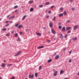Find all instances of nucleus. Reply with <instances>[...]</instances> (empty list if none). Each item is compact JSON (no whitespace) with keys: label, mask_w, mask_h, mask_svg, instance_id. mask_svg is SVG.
<instances>
[{"label":"nucleus","mask_w":79,"mask_h":79,"mask_svg":"<svg viewBox=\"0 0 79 79\" xmlns=\"http://www.w3.org/2000/svg\"><path fill=\"white\" fill-rule=\"evenodd\" d=\"M20 35H23V32H20Z\"/></svg>","instance_id":"ea45409f"},{"label":"nucleus","mask_w":79,"mask_h":79,"mask_svg":"<svg viewBox=\"0 0 79 79\" xmlns=\"http://www.w3.org/2000/svg\"><path fill=\"white\" fill-rule=\"evenodd\" d=\"M60 38H61V39H63V34L61 33H60Z\"/></svg>","instance_id":"9b49d317"},{"label":"nucleus","mask_w":79,"mask_h":79,"mask_svg":"<svg viewBox=\"0 0 79 79\" xmlns=\"http://www.w3.org/2000/svg\"><path fill=\"white\" fill-rule=\"evenodd\" d=\"M12 66V64H8L7 65V66H8V67H10V66Z\"/></svg>","instance_id":"412c9836"},{"label":"nucleus","mask_w":79,"mask_h":79,"mask_svg":"<svg viewBox=\"0 0 79 79\" xmlns=\"http://www.w3.org/2000/svg\"><path fill=\"white\" fill-rule=\"evenodd\" d=\"M64 73V71H63L62 70H60V74H63Z\"/></svg>","instance_id":"423d86ee"},{"label":"nucleus","mask_w":79,"mask_h":79,"mask_svg":"<svg viewBox=\"0 0 79 79\" xmlns=\"http://www.w3.org/2000/svg\"><path fill=\"white\" fill-rule=\"evenodd\" d=\"M77 74L78 76H79V72H78Z\"/></svg>","instance_id":"680f3d73"},{"label":"nucleus","mask_w":79,"mask_h":79,"mask_svg":"<svg viewBox=\"0 0 79 79\" xmlns=\"http://www.w3.org/2000/svg\"><path fill=\"white\" fill-rule=\"evenodd\" d=\"M19 24V23H17L15 25V27H17L18 26V25Z\"/></svg>","instance_id":"f704fd0d"},{"label":"nucleus","mask_w":79,"mask_h":79,"mask_svg":"<svg viewBox=\"0 0 79 79\" xmlns=\"http://www.w3.org/2000/svg\"><path fill=\"white\" fill-rule=\"evenodd\" d=\"M10 15H9L7 16V18H9V17H10Z\"/></svg>","instance_id":"4d7b16f0"},{"label":"nucleus","mask_w":79,"mask_h":79,"mask_svg":"<svg viewBox=\"0 0 79 79\" xmlns=\"http://www.w3.org/2000/svg\"><path fill=\"white\" fill-rule=\"evenodd\" d=\"M70 21V20H67V23H69V22Z\"/></svg>","instance_id":"3c124183"},{"label":"nucleus","mask_w":79,"mask_h":79,"mask_svg":"<svg viewBox=\"0 0 79 79\" xmlns=\"http://www.w3.org/2000/svg\"><path fill=\"white\" fill-rule=\"evenodd\" d=\"M79 27V25H75V26L73 27V29L74 30H76L77 28H78V27Z\"/></svg>","instance_id":"f03ea898"},{"label":"nucleus","mask_w":79,"mask_h":79,"mask_svg":"<svg viewBox=\"0 0 79 79\" xmlns=\"http://www.w3.org/2000/svg\"><path fill=\"white\" fill-rule=\"evenodd\" d=\"M2 31H5L6 30V28H4L2 29Z\"/></svg>","instance_id":"2f4dec72"},{"label":"nucleus","mask_w":79,"mask_h":79,"mask_svg":"<svg viewBox=\"0 0 79 79\" xmlns=\"http://www.w3.org/2000/svg\"><path fill=\"white\" fill-rule=\"evenodd\" d=\"M43 6H43V5H42V4H41L39 6L40 8H43Z\"/></svg>","instance_id":"5701e85b"},{"label":"nucleus","mask_w":79,"mask_h":79,"mask_svg":"<svg viewBox=\"0 0 79 79\" xmlns=\"http://www.w3.org/2000/svg\"><path fill=\"white\" fill-rule=\"evenodd\" d=\"M18 27L19 29H22L23 28V25H20L18 26Z\"/></svg>","instance_id":"0eeeda50"},{"label":"nucleus","mask_w":79,"mask_h":79,"mask_svg":"<svg viewBox=\"0 0 79 79\" xmlns=\"http://www.w3.org/2000/svg\"><path fill=\"white\" fill-rule=\"evenodd\" d=\"M16 11H17V10H15V13H16Z\"/></svg>","instance_id":"13d9d810"},{"label":"nucleus","mask_w":79,"mask_h":79,"mask_svg":"<svg viewBox=\"0 0 79 79\" xmlns=\"http://www.w3.org/2000/svg\"><path fill=\"white\" fill-rule=\"evenodd\" d=\"M63 14H64V15H66V11H64V12H63Z\"/></svg>","instance_id":"b1692460"},{"label":"nucleus","mask_w":79,"mask_h":79,"mask_svg":"<svg viewBox=\"0 0 79 79\" xmlns=\"http://www.w3.org/2000/svg\"><path fill=\"white\" fill-rule=\"evenodd\" d=\"M29 78H31V79H33V77H34V74H33L32 75H29Z\"/></svg>","instance_id":"39448f33"},{"label":"nucleus","mask_w":79,"mask_h":79,"mask_svg":"<svg viewBox=\"0 0 79 79\" xmlns=\"http://www.w3.org/2000/svg\"><path fill=\"white\" fill-rule=\"evenodd\" d=\"M63 9V8H62V7L60 8V10H62Z\"/></svg>","instance_id":"c03bdc74"},{"label":"nucleus","mask_w":79,"mask_h":79,"mask_svg":"<svg viewBox=\"0 0 79 79\" xmlns=\"http://www.w3.org/2000/svg\"><path fill=\"white\" fill-rule=\"evenodd\" d=\"M58 27H59V29H61V28L62 27H61V26H59Z\"/></svg>","instance_id":"c9c22d12"},{"label":"nucleus","mask_w":79,"mask_h":79,"mask_svg":"<svg viewBox=\"0 0 79 79\" xmlns=\"http://www.w3.org/2000/svg\"><path fill=\"white\" fill-rule=\"evenodd\" d=\"M15 16H11V17L12 18H15Z\"/></svg>","instance_id":"a18cd8bd"},{"label":"nucleus","mask_w":79,"mask_h":79,"mask_svg":"<svg viewBox=\"0 0 79 79\" xmlns=\"http://www.w3.org/2000/svg\"><path fill=\"white\" fill-rule=\"evenodd\" d=\"M20 38H19L18 39V40H17V41H20Z\"/></svg>","instance_id":"58836bf2"},{"label":"nucleus","mask_w":79,"mask_h":79,"mask_svg":"<svg viewBox=\"0 0 79 79\" xmlns=\"http://www.w3.org/2000/svg\"><path fill=\"white\" fill-rule=\"evenodd\" d=\"M58 58H59V55H57L55 57V59L57 60Z\"/></svg>","instance_id":"2eb2a0df"},{"label":"nucleus","mask_w":79,"mask_h":79,"mask_svg":"<svg viewBox=\"0 0 79 79\" xmlns=\"http://www.w3.org/2000/svg\"><path fill=\"white\" fill-rule=\"evenodd\" d=\"M4 62H6V60H4Z\"/></svg>","instance_id":"bf43d9fd"},{"label":"nucleus","mask_w":79,"mask_h":79,"mask_svg":"<svg viewBox=\"0 0 79 79\" xmlns=\"http://www.w3.org/2000/svg\"><path fill=\"white\" fill-rule=\"evenodd\" d=\"M71 32V31H67V33L68 34H69Z\"/></svg>","instance_id":"72a5a7b5"},{"label":"nucleus","mask_w":79,"mask_h":79,"mask_svg":"<svg viewBox=\"0 0 79 79\" xmlns=\"http://www.w3.org/2000/svg\"><path fill=\"white\" fill-rule=\"evenodd\" d=\"M72 52L71 51H70L69 52V53H71Z\"/></svg>","instance_id":"5fc2aeb1"},{"label":"nucleus","mask_w":79,"mask_h":79,"mask_svg":"<svg viewBox=\"0 0 79 79\" xmlns=\"http://www.w3.org/2000/svg\"><path fill=\"white\" fill-rule=\"evenodd\" d=\"M1 66H2V68H5V64L4 63H2Z\"/></svg>","instance_id":"6e6552de"},{"label":"nucleus","mask_w":79,"mask_h":79,"mask_svg":"<svg viewBox=\"0 0 79 79\" xmlns=\"http://www.w3.org/2000/svg\"><path fill=\"white\" fill-rule=\"evenodd\" d=\"M44 46H41L38 47V49H39V48H44Z\"/></svg>","instance_id":"dca6fc26"},{"label":"nucleus","mask_w":79,"mask_h":79,"mask_svg":"<svg viewBox=\"0 0 79 79\" xmlns=\"http://www.w3.org/2000/svg\"><path fill=\"white\" fill-rule=\"evenodd\" d=\"M12 18H11V17H10L9 18V19H12Z\"/></svg>","instance_id":"6e6d98bb"},{"label":"nucleus","mask_w":79,"mask_h":79,"mask_svg":"<svg viewBox=\"0 0 79 79\" xmlns=\"http://www.w3.org/2000/svg\"><path fill=\"white\" fill-rule=\"evenodd\" d=\"M15 37H17V36H18V33H16L15 35Z\"/></svg>","instance_id":"bb28decb"},{"label":"nucleus","mask_w":79,"mask_h":79,"mask_svg":"<svg viewBox=\"0 0 79 79\" xmlns=\"http://www.w3.org/2000/svg\"><path fill=\"white\" fill-rule=\"evenodd\" d=\"M45 27H44L43 28V29H45Z\"/></svg>","instance_id":"0e129e2a"},{"label":"nucleus","mask_w":79,"mask_h":79,"mask_svg":"<svg viewBox=\"0 0 79 79\" xmlns=\"http://www.w3.org/2000/svg\"><path fill=\"white\" fill-rule=\"evenodd\" d=\"M55 6H51L50 7L51 9H53V7Z\"/></svg>","instance_id":"c756f323"},{"label":"nucleus","mask_w":79,"mask_h":79,"mask_svg":"<svg viewBox=\"0 0 79 79\" xmlns=\"http://www.w3.org/2000/svg\"><path fill=\"white\" fill-rule=\"evenodd\" d=\"M52 13V11H51V10H49L48 11V13L49 14H50V13Z\"/></svg>","instance_id":"a19ab883"},{"label":"nucleus","mask_w":79,"mask_h":79,"mask_svg":"<svg viewBox=\"0 0 79 79\" xmlns=\"http://www.w3.org/2000/svg\"><path fill=\"white\" fill-rule=\"evenodd\" d=\"M49 3H50V2H46L45 3V5H49Z\"/></svg>","instance_id":"4be33fe9"},{"label":"nucleus","mask_w":79,"mask_h":79,"mask_svg":"<svg viewBox=\"0 0 79 79\" xmlns=\"http://www.w3.org/2000/svg\"><path fill=\"white\" fill-rule=\"evenodd\" d=\"M69 63H71V61H72V60L71 59L69 60Z\"/></svg>","instance_id":"473e14b6"},{"label":"nucleus","mask_w":79,"mask_h":79,"mask_svg":"<svg viewBox=\"0 0 79 79\" xmlns=\"http://www.w3.org/2000/svg\"><path fill=\"white\" fill-rule=\"evenodd\" d=\"M21 53V52L20 51H18L17 54H15V56H17L18 55H19Z\"/></svg>","instance_id":"20e7f679"},{"label":"nucleus","mask_w":79,"mask_h":79,"mask_svg":"<svg viewBox=\"0 0 79 79\" xmlns=\"http://www.w3.org/2000/svg\"><path fill=\"white\" fill-rule=\"evenodd\" d=\"M42 69V66H40V67H39V70H40V69Z\"/></svg>","instance_id":"c85d7f7f"},{"label":"nucleus","mask_w":79,"mask_h":79,"mask_svg":"<svg viewBox=\"0 0 79 79\" xmlns=\"http://www.w3.org/2000/svg\"><path fill=\"white\" fill-rule=\"evenodd\" d=\"M56 53H55L54 55H56Z\"/></svg>","instance_id":"338daca9"},{"label":"nucleus","mask_w":79,"mask_h":79,"mask_svg":"<svg viewBox=\"0 0 79 79\" xmlns=\"http://www.w3.org/2000/svg\"><path fill=\"white\" fill-rule=\"evenodd\" d=\"M63 16V13L60 14L59 15V17H61V16Z\"/></svg>","instance_id":"a211bd4d"},{"label":"nucleus","mask_w":79,"mask_h":79,"mask_svg":"<svg viewBox=\"0 0 79 79\" xmlns=\"http://www.w3.org/2000/svg\"><path fill=\"white\" fill-rule=\"evenodd\" d=\"M62 30L63 31V32L65 31V27H64L62 28Z\"/></svg>","instance_id":"f8f14e48"},{"label":"nucleus","mask_w":79,"mask_h":79,"mask_svg":"<svg viewBox=\"0 0 79 79\" xmlns=\"http://www.w3.org/2000/svg\"><path fill=\"white\" fill-rule=\"evenodd\" d=\"M0 79H2V77H0Z\"/></svg>","instance_id":"69168bd1"},{"label":"nucleus","mask_w":79,"mask_h":79,"mask_svg":"<svg viewBox=\"0 0 79 79\" xmlns=\"http://www.w3.org/2000/svg\"><path fill=\"white\" fill-rule=\"evenodd\" d=\"M52 61V59H50L48 60V63H50V62H51V61Z\"/></svg>","instance_id":"aec40b11"},{"label":"nucleus","mask_w":79,"mask_h":79,"mask_svg":"<svg viewBox=\"0 0 79 79\" xmlns=\"http://www.w3.org/2000/svg\"><path fill=\"white\" fill-rule=\"evenodd\" d=\"M68 34H67L64 36L65 38H66V37H67L68 36Z\"/></svg>","instance_id":"4c0bfd02"},{"label":"nucleus","mask_w":79,"mask_h":79,"mask_svg":"<svg viewBox=\"0 0 79 79\" xmlns=\"http://www.w3.org/2000/svg\"><path fill=\"white\" fill-rule=\"evenodd\" d=\"M18 8V6H15L14 7V9H16V8Z\"/></svg>","instance_id":"393cba45"},{"label":"nucleus","mask_w":79,"mask_h":79,"mask_svg":"<svg viewBox=\"0 0 79 79\" xmlns=\"http://www.w3.org/2000/svg\"><path fill=\"white\" fill-rule=\"evenodd\" d=\"M73 0H69V2H70V3H71V2H73Z\"/></svg>","instance_id":"de8ad7c7"},{"label":"nucleus","mask_w":79,"mask_h":79,"mask_svg":"<svg viewBox=\"0 0 79 79\" xmlns=\"http://www.w3.org/2000/svg\"><path fill=\"white\" fill-rule=\"evenodd\" d=\"M72 10H74V7H73V8H72Z\"/></svg>","instance_id":"09e8293b"},{"label":"nucleus","mask_w":79,"mask_h":79,"mask_svg":"<svg viewBox=\"0 0 79 79\" xmlns=\"http://www.w3.org/2000/svg\"><path fill=\"white\" fill-rule=\"evenodd\" d=\"M34 10V9H33V8H31L30 9V11H32Z\"/></svg>","instance_id":"a878e982"},{"label":"nucleus","mask_w":79,"mask_h":79,"mask_svg":"<svg viewBox=\"0 0 79 79\" xmlns=\"http://www.w3.org/2000/svg\"><path fill=\"white\" fill-rule=\"evenodd\" d=\"M6 23H8V21H6Z\"/></svg>","instance_id":"864d4df0"},{"label":"nucleus","mask_w":79,"mask_h":79,"mask_svg":"<svg viewBox=\"0 0 79 79\" xmlns=\"http://www.w3.org/2000/svg\"><path fill=\"white\" fill-rule=\"evenodd\" d=\"M64 79H68L67 78H64Z\"/></svg>","instance_id":"774afa93"},{"label":"nucleus","mask_w":79,"mask_h":79,"mask_svg":"<svg viewBox=\"0 0 79 79\" xmlns=\"http://www.w3.org/2000/svg\"><path fill=\"white\" fill-rule=\"evenodd\" d=\"M15 78L14 77H12L11 78V79H15Z\"/></svg>","instance_id":"37998d69"},{"label":"nucleus","mask_w":79,"mask_h":79,"mask_svg":"<svg viewBox=\"0 0 79 79\" xmlns=\"http://www.w3.org/2000/svg\"><path fill=\"white\" fill-rule=\"evenodd\" d=\"M13 33H14V31H12L11 32V34H13Z\"/></svg>","instance_id":"052dcab7"},{"label":"nucleus","mask_w":79,"mask_h":79,"mask_svg":"<svg viewBox=\"0 0 79 79\" xmlns=\"http://www.w3.org/2000/svg\"><path fill=\"white\" fill-rule=\"evenodd\" d=\"M10 24H12V23H13V21H10Z\"/></svg>","instance_id":"8fccbe9b"},{"label":"nucleus","mask_w":79,"mask_h":79,"mask_svg":"<svg viewBox=\"0 0 79 79\" xmlns=\"http://www.w3.org/2000/svg\"><path fill=\"white\" fill-rule=\"evenodd\" d=\"M26 17H27V15H25L22 19V20H24V19H26Z\"/></svg>","instance_id":"ddd939ff"},{"label":"nucleus","mask_w":79,"mask_h":79,"mask_svg":"<svg viewBox=\"0 0 79 79\" xmlns=\"http://www.w3.org/2000/svg\"><path fill=\"white\" fill-rule=\"evenodd\" d=\"M65 50H66V48L64 49V51H65Z\"/></svg>","instance_id":"e2e57ef3"},{"label":"nucleus","mask_w":79,"mask_h":79,"mask_svg":"<svg viewBox=\"0 0 79 79\" xmlns=\"http://www.w3.org/2000/svg\"><path fill=\"white\" fill-rule=\"evenodd\" d=\"M49 26L50 27L52 28L53 27V24L52 23H49Z\"/></svg>","instance_id":"1a4fd4ad"},{"label":"nucleus","mask_w":79,"mask_h":79,"mask_svg":"<svg viewBox=\"0 0 79 79\" xmlns=\"http://www.w3.org/2000/svg\"><path fill=\"white\" fill-rule=\"evenodd\" d=\"M77 37H75V38H73L72 39L73 40V41H75V40H77Z\"/></svg>","instance_id":"9d476101"},{"label":"nucleus","mask_w":79,"mask_h":79,"mask_svg":"<svg viewBox=\"0 0 79 79\" xmlns=\"http://www.w3.org/2000/svg\"><path fill=\"white\" fill-rule=\"evenodd\" d=\"M6 36H10V34H6Z\"/></svg>","instance_id":"79ce46f5"},{"label":"nucleus","mask_w":79,"mask_h":79,"mask_svg":"<svg viewBox=\"0 0 79 79\" xmlns=\"http://www.w3.org/2000/svg\"><path fill=\"white\" fill-rule=\"evenodd\" d=\"M36 34L37 35H38V36H41V34L40 33H36Z\"/></svg>","instance_id":"4468645a"},{"label":"nucleus","mask_w":79,"mask_h":79,"mask_svg":"<svg viewBox=\"0 0 79 79\" xmlns=\"http://www.w3.org/2000/svg\"><path fill=\"white\" fill-rule=\"evenodd\" d=\"M47 42H50V40H47Z\"/></svg>","instance_id":"49530a36"},{"label":"nucleus","mask_w":79,"mask_h":79,"mask_svg":"<svg viewBox=\"0 0 79 79\" xmlns=\"http://www.w3.org/2000/svg\"><path fill=\"white\" fill-rule=\"evenodd\" d=\"M33 0H32V1H30L29 2V4H31V3H33Z\"/></svg>","instance_id":"6ab92c4d"},{"label":"nucleus","mask_w":79,"mask_h":79,"mask_svg":"<svg viewBox=\"0 0 79 79\" xmlns=\"http://www.w3.org/2000/svg\"><path fill=\"white\" fill-rule=\"evenodd\" d=\"M9 26V24H7L6 26V27H7V26Z\"/></svg>","instance_id":"603ef678"},{"label":"nucleus","mask_w":79,"mask_h":79,"mask_svg":"<svg viewBox=\"0 0 79 79\" xmlns=\"http://www.w3.org/2000/svg\"><path fill=\"white\" fill-rule=\"evenodd\" d=\"M35 77H37V73H35Z\"/></svg>","instance_id":"cd10ccee"},{"label":"nucleus","mask_w":79,"mask_h":79,"mask_svg":"<svg viewBox=\"0 0 79 79\" xmlns=\"http://www.w3.org/2000/svg\"><path fill=\"white\" fill-rule=\"evenodd\" d=\"M51 31L52 33L53 34H56V32L53 29H51Z\"/></svg>","instance_id":"7ed1b4c3"},{"label":"nucleus","mask_w":79,"mask_h":79,"mask_svg":"<svg viewBox=\"0 0 79 79\" xmlns=\"http://www.w3.org/2000/svg\"><path fill=\"white\" fill-rule=\"evenodd\" d=\"M71 29V27H67L66 28V30H69V29Z\"/></svg>","instance_id":"f3484780"},{"label":"nucleus","mask_w":79,"mask_h":79,"mask_svg":"<svg viewBox=\"0 0 79 79\" xmlns=\"http://www.w3.org/2000/svg\"><path fill=\"white\" fill-rule=\"evenodd\" d=\"M46 18H49V15H46Z\"/></svg>","instance_id":"e433bc0d"},{"label":"nucleus","mask_w":79,"mask_h":79,"mask_svg":"<svg viewBox=\"0 0 79 79\" xmlns=\"http://www.w3.org/2000/svg\"><path fill=\"white\" fill-rule=\"evenodd\" d=\"M55 19H56V17H53V21H55Z\"/></svg>","instance_id":"7c9ffc66"},{"label":"nucleus","mask_w":79,"mask_h":79,"mask_svg":"<svg viewBox=\"0 0 79 79\" xmlns=\"http://www.w3.org/2000/svg\"><path fill=\"white\" fill-rule=\"evenodd\" d=\"M53 72L54 73V76H56L57 75V73H58V72L55 69H53Z\"/></svg>","instance_id":"f257e3e1"}]
</instances>
